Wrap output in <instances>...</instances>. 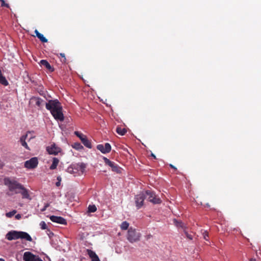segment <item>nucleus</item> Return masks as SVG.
Here are the masks:
<instances>
[{
    "label": "nucleus",
    "mask_w": 261,
    "mask_h": 261,
    "mask_svg": "<svg viewBox=\"0 0 261 261\" xmlns=\"http://www.w3.org/2000/svg\"><path fill=\"white\" fill-rule=\"evenodd\" d=\"M6 238L9 241L21 239L29 242L32 241V237L27 232L16 230H11L8 232L6 234Z\"/></svg>",
    "instance_id": "f257e3e1"
},
{
    "label": "nucleus",
    "mask_w": 261,
    "mask_h": 261,
    "mask_svg": "<svg viewBox=\"0 0 261 261\" xmlns=\"http://www.w3.org/2000/svg\"><path fill=\"white\" fill-rule=\"evenodd\" d=\"M141 234L136 229L130 227L127 231V239L132 243L140 240Z\"/></svg>",
    "instance_id": "f03ea898"
},
{
    "label": "nucleus",
    "mask_w": 261,
    "mask_h": 261,
    "mask_svg": "<svg viewBox=\"0 0 261 261\" xmlns=\"http://www.w3.org/2000/svg\"><path fill=\"white\" fill-rule=\"evenodd\" d=\"M5 184L6 185L8 186L10 191L15 192V193L16 191H19L23 187L21 184H19L17 181L11 180L9 178L5 179Z\"/></svg>",
    "instance_id": "7ed1b4c3"
},
{
    "label": "nucleus",
    "mask_w": 261,
    "mask_h": 261,
    "mask_svg": "<svg viewBox=\"0 0 261 261\" xmlns=\"http://www.w3.org/2000/svg\"><path fill=\"white\" fill-rule=\"evenodd\" d=\"M143 192L145 194V198L147 199L149 201L153 204H159L161 203L162 200L155 195V193L153 191L146 190Z\"/></svg>",
    "instance_id": "20e7f679"
},
{
    "label": "nucleus",
    "mask_w": 261,
    "mask_h": 261,
    "mask_svg": "<svg viewBox=\"0 0 261 261\" xmlns=\"http://www.w3.org/2000/svg\"><path fill=\"white\" fill-rule=\"evenodd\" d=\"M61 106V103L57 99L49 100L48 102L45 103L46 109L50 111V113Z\"/></svg>",
    "instance_id": "39448f33"
},
{
    "label": "nucleus",
    "mask_w": 261,
    "mask_h": 261,
    "mask_svg": "<svg viewBox=\"0 0 261 261\" xmlns=\"http://www.w3.org/2000/svg\"><path fill=\"white\" fill-rule=\"evenodd\" d=\"M62 106H61L57 109L54 110L50 113L54 118L58 121H63L64 120V116L62 112Z\"/></svg>",
    "instance_id": "423d86ee"
},
{
    "label": "nucleus",
    "mask_w": 261,
    "mask_h": 261,
    "mask_svg": "<svg viewBox=\"0 0 261 261\" xmlns=\"http://www.w3.org/2000/svg\"><path fill=\"white\" fill-rule=\"evenodd\" d=\"M74 134L80 138L81 140L82 143L87 148H92V145L91 143L89 140L85 135L83 134L82 133L79 132H75Z\"/></svg>",
    "instance_id": "0eeeda50"
},
{
    "label": "nucleus",
    "mask_w": 261,
    "mask_h": 261,
    "mask_svg": "<svg viewBox=\"0 0 261 261\" xmlns=\"http://www.w3.org/2000/svg\"><path fill=\"white\" fill-rule=\"evenodd\" d=\"M145 199V194L143 191L135 196V201L137 209L140 208L143 205Z\"/></svg>",
    "instance_id": "6e6552de"
},
{
    "label": "nucleus",
    "mask_w": 261,
    "mask_h": 261,
    "mask_svg": "<svg viewBox=\"0 0 261 261\" xmlns=\"http://www.w3.org/2000/svg\"><path fill=\"white\" fill-rule=\"evenodd\" d=\"M23 259L24 261H43L38 256L29 251L24 253Z\"/></svg>",
    "instance_id": "1a4fd4ad"
},
{
    "label": "nucleus",
    "mask_w": 261,
    "mask_h": 261,
    "mask_svg": "<svg viewBox=\"0 0 261 261\" xmlns=\"http://www.w3.org/2000/svg\"><path fill=\"white\" fill-rule=\"evenodd\" d=\"M38 164V161L37 158L33 157L25 162L24 167L28 169H34L37 166Z\"/></svg>",
    "instance_id": "9d476101"
},
{
    "label": "nucleus",
    "mask_w": 261,
    "mask_h": 261,
    "mask_svg": "<svg viewBox=\"0 0 261 261\" xmlns=\"http://www.w3.org/2000/svg\"><path fill=\"white\" fill-rule=\"evenodd\" d=\"M103 159L105 164L111 167L113 171L118 173L121 172L120 168L114 162L111 161L106 157H103Z\"/></svg>",
    "instance_id": "9b49d317"
},
{
    "label": "nucleus",
    "mask_w": 261,
    "mask_h": 261,
    "mask_svg": "<svg viewBox=\"0 0 261 261\" xmlns=\"http://www.w3.org/2000/svg\"><path fill=\"white\" fill-rule=\"evenodd\" d=\"M96 148L102 153H109L111 150V146L109 143H105L104 145L102 144H99L97 146Z\"/></svg>",
    "instance_id": "f8f14e48"
},
{
    "label": "nucleus",
    "mask_w": 261,
    "mask_h": 261,
    "mask_svg": "<svg viewBox=\"0 0 261 261\" xmlns=\"http://www.w3.org/2000/svg\"><path fill=\"white\" fill-rule=\"evenodd\" d=\"M50 220L57 223L61 224H66V220L63 217L60 216H51L49 217Z\"/></svg>",
    "instance_id": "ddd939ff"
},
{
    "label": "nucleus",
    "mask_w": 261,
    "mask_h": 261,
    "mask_svg": "<svg viewBox=\"0 0 261 261\" xmlns=\"http://www.w3.org/2000/svg\"><path fill=\"white\" fill-rule=\"evenodd\" d=\"M46 150L50 154H57L60 152V148L57 147L55 144H53L50 146L47 147Z\"/></svg>",
    "instance_id": "4468645a"
},
{
    "label": "nucleus",
    "mask_w": 261,
    "mask_h": 261,
    "mask_svg": "<svg viewBox=\"0 0 261 261\" xmlns=\"http://www.w3.org/2000/svg\"><path fill=\"white\" fill-rule=\"evenodd\" d=\"M16 193H20L22 195V198L31 199L28 190L23 186L19 191H16Z\"/></svg>",
    "instance_id": "2eb2a0df"
},
{
    "label": "nucleus",
    "mask_w": 261,
    "mask_h": 261,
    "mask_svg": "<svg viewBox=\"0 0 261 261\" xmlns=\"http://www.w3.org/2000/svg\"><path fill=\"white\" fill-rule=\"evenodd\" d=\"M73 167H74V170H75V172H77L79 173V172H81V173H83L86 168V166L83 163H79V164H72Z\"/></svg>",
    "instance_id": "dca6fc26"
},
{
    "label": "nucleus",
    "mask_w": 261,
    "mask_h": 261,
    "mask_svg": "<svg viewBox=\"0 0 261 261\" xmlns=\"http://www.w3.org/2000/svg\"><path fill=\"white\" fill-rule=\"evenodd\" d=\"M87 253L92 261H100L98 255L93 250L87 249Z\"/></svg>",
    "instance_id": "f3484780"
},
{
    "label": "nucleus",
    "mask_w": 261,
    "mask_h": 261,
    "mask_svg": "<svg viewBox=\"0 0 261 261\" xmlns=\"http://www.w3.org/2000/svg\"><path fill=\"white\" fill-rule=\"evenodd\" d=\"M31 100L32 102H34L35 105L39 108H41L42 106H43L44 103V100L37 97H32L31 99Z\"/></svg>",
    "instance_id": "a211bd4d"
},
{
    "label": "nucleus",
    "mask_w": 261,
    "mask_h": 261,
    "mask_svg": "<svg viewBox=\"0 0 261 261\" xmlns=\"http://www.w3.org/2000/svg\"><path fill=\"white\" fill-rule=\"evenodd\" d=\"M40 65L41 66H44L50 72H53L54 71V67H53L48 62L45 60H41L40 62Z\"/></svg>",
    "instance_id": "6ab92c4d"
},
{
    "label": "nucleus",
    "mask_w": 261,
    "mask_h": 261,
    "mask_svg": "<svg viewBox=\"0 0 261 261\" xmlns=\"http://www.w3.org/2000/svg\"><path fill=\"white\" fill-rule=\"evenodd\" d=\"M28 137V133L22 136L20 138V142L22 146L25 147L27 150H30V148L28 146L25 140Z\"/></svg>",
    "instance_id": "aec40b11"
},
{
    "label": "nucleus",
    "mask_w": 261,
    "mask_h": 261,
    "mask_svg": "<svg viewBox=\"0 0 261 261\" xmlns=\"http://www.w3.org/2000/svg\"><path fill=\"white\" fill-rule=\"evenodd\" d=\"M36 36L43 43L47 42V39L43 36V34L40 33L37 30H35Z\"/></svg>",
    "instance_id": "412c9836"
},
{
    "label": "nucleus",
    "mask_w": 261,
    "mask_h": 261,
    "mask_svg": "<svg viewBox=\"0 0 261 261\" xmlns=\"http://www.w3.org/2000/svg\"><path fill=\"white\" fill-rule=\"evenodd\" d=\"M117 134L121 136L124 135L127 132V130L125 128H122L120 126H117L116 130Z\"/></svg>",
    "instance_id": "4be33fe9"
},
{
    "label": "nucleus",
    "mask_w": 261,
    "mask_h": 261,
    "mask_svg": "<svg viewBox=\"0 0 261 261\" xmlns=\"http://www.w3.org/2000/svg\"><path fill=\"white\" fill-rule=\"evenodd\" d=\"M59 162V160L57 158H54L53 160V163L50 166V169L54 170L56 169L58 164Z\"/></svg>",
    "instance_id": "5701e85b"
},
{
    "label": "nucleus",
    "mask_w": 261,
    "mask_h": 261,
    "mask_svg": "<svg viewBox=\"0 0 261 261\" xmlns=\"http://www.w3.org/2000/svg\"><path fill=\"white\" fill-rule=\"evenodd\" d=\"M174 224L177 227H181L184 229V230L186 228V227L185 226V224L181 222L178 221L176 219H174L173 220Z\"/></svg>",
    "instance_id": "b1692460"
},
{
    "label": "nucleus",
    "mask_w": 261,
    "mask_h": 261,
    "mask_svg": "<svg viewBox=\"0 0 261 261\" xmlns=\"http://www.w3.org/2000/svg\"><path fill=\"white\" fill-rule=\"evenodd\" d=\"M74 167H73V165L72 164L70 167H69L67 168V172L70 174H73L74 175V176H76L77 174L78 173L77 172H75V170H74Z\"/></svg>",
    "instance_id": "393cba45"
},
{
    "label": "nucleus",
    "mask_w": 261,
    "mask_h": 261,
    "mask_svg": "<svg viewBox=\"0 0 261 261\" xmlns=\"http://www.w3.org/2000/svg\"><path fill=\"white\" fill-rule=\"evenodd\" d=\"M129 223L126 221H123L121 225L120 228L122 230H126L128 228Z\"/></svg>",
    "instance_id": "a878e982"
},
{
    "label": "nucleus",
    "mask_w": 261,
    "mask_h": 261,
    "mask_svg": "<svg viewBox=\"0 0 261 261\" xmlns=\"http://www.w3.org/2000/svg\"><path fill=\"white\" fill-rule=\"evenodd\" d=\"M88 209L89 213H94L97 210V208L95 205H89Z\"/></svg>",
    "instance_id": "bb28decb"
},
{
    "label": "nucleus",
    "mask_w": 261,
    "mask_h": 261,
    "mask_svg": "<svg viewBox=\"0 0 261 261\" xmlns=\"http://www.w3.org/2000/svg\"><path fill=\"white\" fill-rule=\"evenodd\" d=\"M0 84L4 85V86H8L9 83L6 79L5 76H3L1 77H0Z\"/></svg>",
    "instance_id": "cd10ccee"
},
{
    "label": "nucleus",
    "mask_w": 261,
    "mask_h": 261,
    "mask_svg": "<svg viewBox=\"0 0 261 261\" xmlns=\"http://www.w3.org/2000/svg\"><path fill=\"white\" fill-rule=\"evenodd\" d=\"M17 213L16 210H14L10 212L7 213L6 214V216L8 218L12 217L16 213Z\"/></svg>",
    "instance_id": "c85d7f7f"
},
{
    "label": "nucleus",
    "mask_w": 261,
    "mask_h": 261,
    "mask_svg": "<svg viewBox=\"0 0 261 261\" xmlns=\"http://www.w3.org/2000/svg\"><path fill=\"white\" fill-rule=\"evenodd\" d=\"M72 147H73V148H74L77 150H79V149H81L83 148L82 145L80 143H74V144L72 145Z\"/></svg>",
    "instance_id": "c756f323"
},
{
    "label": "nucleus",
    "mask_w": 261,
    "mask_h": 261,
    "mask_svg": "<svg viewBox=\"0 0 261 261\" xmlns=\"http://www.w3.org/2000/svg\"><path fill=\"white\" fill-rule=\"evenodd\" d=\"M60 56L61 57V62L63 63H65L66 62V58L65 54L64 53H60Z\"/></svg>",
    "instance_id": "7c9ffc66"
},
{
    "label": "nucleus",
    "mask_w": 261,
    "mask_h": 261,
    "mask_svg": "<svg viewBox=\"0 0 261 261\" xmlns=\"http://www.w3.org/2000/svg\"><path fill=\"white\" fill-rule=\"evenodd\" d=\"M184 233H185V235H186V237H187L188 239H189V240H192V239H193V236H192L191 234H189V233L188 232V231H187L186 229H185L184 230Z\"/></svg>",
    "instance_id": "2f4dec72"
},
{
    "label": "nucleus",
    "mask_w": 261,
    "mask_h": 261,
    "mask_svg": "<svg viewBox=\"0 0 261 261\" xmlns=\"http://www.w3.org/2000/svg\"><path fill=\"white\" fill-rule=\"evenodd\" d=\"M40 226L42 229H46L47 228V225L44 221H41L40 223Z\"/></svg>",
    "instance_id": "473e14b6"
},
{
    "label": "nucleus",
    "mask_w": 261,
    "mask_h": 261,
    "mask_svg": "<svg viewBox=\"0 0 261 261\" xmlns=\"http://www.w3.org/2000/svg\"><path fill=\"white\" fill-rule=\"evenodd\" d=\"M202 236L204 240L206 241H207V238L208 237V233L207 230H203V231L202 232Z\"/></svg>",
    "instance_id": "72a5a7b5"
},
{
    "label": "nucleus",
    "mask_w": 261,
    "mask_h": 261,
    "mask_svg": "<svg viewBox=\"0 0 261 261\" xmlns=\"http://www.w3.org/2000/svg\"><path fill=\"white\" fill-rule=\"evenodd\" d=\"M1 2V6L2 7H5L6 8H9V5L8 4H7L5 3L4 0H0Z\"/></svg>",
    "instance_id": "f704fd0d"
},
{
    "label": "nucleus",
    "mask_w": 261,
    "mask_h": 261,
    "mask_svg": "<svg viewBox=\"0 0 261 261\" xmlns=\"http://www.w3.org/2000/svg\"><path fill=\"white\" fill-rule=\"evenodd\" d=\"M49 206V204L48 203H47L45 204V205L44 206V207L41 210V212H44L45 211L46 208Z\"/></svg>",
    "instance_id": "c9c22d12"
},
{
    "label": "nucleus",
    "mask_w": 261,
    "mask_h": 261,
    "mask_svg": "<svg viewBox=\"0 0 261 261\" xmlns=\"http://www.w3.org/2000/svg\"><path fill=\"white\" fill-rule=\"evenodd\" d=\"M15 218L17 220H19L21 218V215L18 214L15 215Z\"/></svg>",
    "instance_id": "e433bc0d"
},
{
    "label": "nucleus",
    "mask_w": 261,
    "mask_h": 261,
    "mask_svg": "<svg viewBox=\"0 0 261 261\" xmlns=\"http://www.w3.org/2000/svg\"><path fill=\"white\" fill-rule=\"evenodd\" d=\"M169 166H170L171 168H172V169H174V170H177V168H176L175 166H174L173 165H172V164H170V165H169Z\"/></svg>",
    "instance_id": "4c0bfd02"
},
{
    "label": "nucleus",
    "mask_w": 261,
    "mask_h": 261,
    "mask_svg": "<svg viewBox=\"0 0 261 261\" xmlns=\"http://www.w3.org/2000/svg\"><path fill=\"white\" fill-rule=\"evenodd\" d=\"M61 185V181H57L56 183V186L57 187H59Z\"/></svg>",
    "instance_id": "58836bf2"
},
{
    "label": "nucleus",
    "mask_w": 261,
    "mask_h": 261,
    "mask_svg": "<svg viewBox=\"0 0 261 261\" xmlns=\"http://www.w3.org/2000/svg\"><path fill=\"white\" fill-rule=\"evenodd\" d=\"M57 180H58V181H61V177L60 176H58L57 177Z\"/></svg>",
    "instance_id": "ea45409f"
},
{
    "label": "nucleus",
    "mask_w": 261,
    "mask_h": 261,
    "mask_svg": "<svg viewBox=\"0 0 261 261\" xmlns=\"http://www.w3.org/2000/svg\"><path fill=\"white\" fill-rule=\"evenodd\" d=\"M151 156H152L154 159H156V156H155V155L154 154L151 153Z\"/></svg>",
    "instance_id": "a19ab883"
},
{
    "label": "nucleus",
    "mask_w": 261,
    "mask_h": 261,
    "mask_svg": "<svg viewBox=\"0 0 261 261\" xmlns=\"http://www.w3.org/2000/svg\"><path fill=\"white\" fill-rule=\"evenodd\" d=\"M53 235H54V233L53 232H50V234H49V238H50Z\"/></svg>",
    "instance_id": "79ce46f5"
},
{
    "label": "nucleus",
    "mask_w": 261,
    "mask_h": 261,
    "mask_svg": "<svg viewBox=\"0 0 261 261\" xmlns=\"http://www.w3.org/2000/svg\"><path fill=\"white\" fill-rule=\"evenodd\" d=\"M249 261H256V259L255 258H251Z\"/></svg>",
    "instance_id": "37998d69"
},
{
    "label": "nucleus",
    "mask_w": 261,
    "mask_h": 261,
    "mask_svg": "<svg viewBox=\"0 0 261 261\" xmlns=\"http://www.w3.org/2000/svg\"><path fill=\"white\" fill-rule=\"evenodd\" d=\"M3 74H2V71H1V70L0 69V77H1L2 76H3Z\"/></svg>",
    "instance_id": "c03bdc74"
},
{
    "label": "nucleus",
    "mask_w": 261,
    "mask_h": 261,
    "mask_svg": "<svg viewBox=\"0 0 261 261\" xmlns=\"http://www.w3.org/2000/svg\"><path fill=\"white\" fill-rule=\"evenodd\" d=\"M3 167V164L2 163H0V168H2Z\"/></svg>",
    "instance_id": "a18cd8bd"
},
{
    "label": "nucleus",
    "mask_w": 261,
    "mask_h": 261,
    "mask_svg": "<svg viewBox=\"0 0 261 261\" xmlns=\"http://www.w3.org/2000/svg\"><path fill=\"white\" fill-rule=\"evenodd\" d=\"M0 261H5V260L3 258H0Z\"/></svg>",
    "instance_id": "49530a36"
}]
</instances>
